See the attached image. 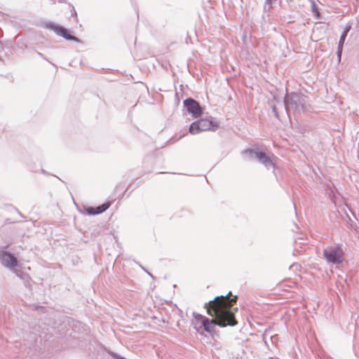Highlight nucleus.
<instances>
[{
	"label": "nucleus",
	"instance_id": "f257e3e1",
	"mask_svg": "<svg viewBox=\"0 0 359 359\" xmlns=\"http://www.w3.org/2000/svg\"><path fill=\"white\" fill-rule=\"evenodd\" d=\"M230 295H231V291L226 295L217 296L214 299L205 304L204 307L207 310V313L215 319L210 320L201 314L193 312V317L196 322L201 324L198 327L195 326V329L198 332L202 330L208 333H212L215 330V325L224 327L227 325L234 326L237 324L231 308L236 302L238 297L234 296L233 298L229 299Z\"/></svg>",
	"mask_w": 359,
	"mask_h": 359
},
{
	"label": "nucleus",
	"instance_id": "f03ea898",
	"mask_svg": "<svg viewBox=\"0 0 359 359\" xmlns=\"http://www.w3.org/2000/svg\"><path fill=\"white\" fill-rule=\"evenodd\" d=\"M283 102L286 111H288L290 106L295 116L306 111L309 107L307 103V97L300 93L293 92L287 95Z\"/></svg>",
	"mask_w": 359,
	"mask_h": 359
},
{
	"label": "nucleus",
	"instance_id": "7ed1b4c3",
	"mask_svg": "<svg viewBox=\"0 0 359 359\" xmlns=\"http://www.w3.org/2000/svg\"><path fill=\"white\" fill-rule=\"evenodd\" d=\"M241 155L247 158L248 160L256 158L260 163L263 164L267 169L274 168L275 164L266 153L262 150L257 145H253L252 147L248 148L241 151Z\"/></svg>",
	"mask_w": 359,
	"mask_h": 359
},
{
	"label": "nucleus",
	"instance_id": "20e7f679",
	"mask_svg": "<svg viewBox=\"0 0 359 359\" xmlns=\"http://www.w3.org/2000/svg\"><path fill=\"white\" fill-rule=\"evenodd\" d=\"M323 256L328 262L333 264H341L344 260V251L341 245L327 247L323 251Z\"/></svg>",
	"mask_w": 359,
	"mask_h": 359
},
{
	"label": "nucleus",
	"instance_id": "39448f33",
	"mask_svg": "<svg viewBox=\"0 0 359 359\" xmlns=\"http://www.w3.org/2000/svg\"><path fill=\"white\" fill-rule=\"evenodd\" d=\"M44 27L46 29L53 30L55 33V34L62 36L66 40L73 41L76 42L81 41L78 37L72 35L67 29H66L63 26L55 24L53 22H46L44 25Z\"/></svg>",
	"mask_w": 359,
	"mask_h": 359
},
{
	"label": "nucleus",
	"instance_id": "423d86ee",
	"mask_svg": "<svg viewBox=\"0 0 359 359\" xmlns=\"http://www.w3.org/2000/svg\"><path fill=\"white\" fill-rule=\"evenodd\" d=\"M184 106L187 112L192 115L194 118L201 116L203 109L199 103L191 97L187 98L183 102Z\"/></svg>",
	"mask_w": 359,
	"mask_h": 359
},
{
	"label": "nucleus",
	"instance_id": "0eeeda50",
	"mask_svg": "<svg viewBox=\"0 0 359 359\" xmlns=\"http://www.w3.org/2000/svg\"><path fill=\"white\" fill-rule=\"evenodd\" d=\"M0 262L5 267L11 269L18 265V260L14 255L4 250H0Z\"/></svg>",
	"mask_w": 359,
	"mask_h": 359
},
{
	"label": "nucleus",
	"instance_id": "6e6552de",
	"mask_svg": "<svg viewBox=\"0 0 359 359\" xmlns=\"http://www.w3.org/2000/svg\"><path fill=\"white\" fill-rule=\"evenodd\" d=\"M199 126L201 128V131H206V130H213L215 131L218 127L219 125L217 122L211 119L208 118H201L200 120H198Z\"/></svg>",
	"mask_w": 359,
	"mask_h": 359
},
{
	"label": "nucleus",
	"instance_id": "1a4fd4ad",
	"mask_svg": "<svg viewBox=\"0 0 359 359\" xmlns=\"http://www.w3.org/2000/svg\"><path fill=\"white\" fill-rule=\"evenodd\" d=\"M111 205L110 202H105L95 208H94V212H89V215H100L105 212Z\"/></svg>",
	"mask_w": 359,
	"mask_h": 359
},
{
	"label": "nucleus",
	"instance_id": "9d476101",
	"mask_svg": "<svg viewBox=\"0 0 359 359\" xmlns=\"http://www.w3.org/2000/svg\"><path fill=\"white\" fill-rule=\"evenodd\" d=\"M351 28V25H347L346 26V27L344 28L343 32L341 34V36H340V39H339V43H338V46H340V47L341 46V47L344 46V41L346 40V36L348 35V33L349 32Z\"/></svg>",
	"mask_w": 359,
	"mask_h": 359
},
{
	"label": "nucleus",
	"instance_id": "9b49d317",
	"mask_svg": "<svg viewBox=\"0 0 359 359\" xmlns=\"http://www.w3.org/2000/svg\"><path fill=\"white\" fill-rule=\"evenodd\" d=\"M189 133L192 135H196L199 133L200 132H202L201 130V128L199 126L198 121L193 122L189 128Z\"/></svg>",
	"mask_w": 359,
	"mask_h": 359
},
{
	"label": "nucleus",
	"instance_id": "f8f14e48",
	"mask_svg": "<svg viewBox=\"0 0 359 359\" xmlns=\"http://www.w3.org/2000/svg\"><path fill=\"white\" fill-rule=\"evenodd\" d=\"M311 11H312L313 14L317 19H320V13L319 12L317 4L313 0H311Z\"/></svg>",
	"mask_w": 359,
	"mask_h": 359
},
{
	"label": "nucleus",
	"instance_id": "ddd939ff",
	"mask_svg": "<svg viewBox=\"0 0 359 359\" xmlns=\"http://www.w3.org/2000/svg\"><path fill=\"white\" fill-rule=\"evenodd\" d=\"M276 0H266L264 5V10H269L271 8V4Z\"/></svg>",
	"mask_w": 359,
	"mask_h": 359
},
{
	"label": "nucleus",
	"instance_id": "4468645a",
	"mask_svg": "<svg viewBox=\"0 0 359 359\" xmlns=\"http://www.w3.org/2000/svg\"><path fill=\"white\" fill-rule=\"evenodd\" d=\"M342 50H343V47H340V46H337V57L339 59V60L340 61L341 60V55H342Z\"/></svg>",
	"mask_w": 359,
	"mask_h": 359
},
{
	"label": "nucleus",
	"instance_id": "2eb2a0df",
	"mask_svg": "<svg viewBox=\"0 0 359 359\" xmlns=\"http://www.w3.org/2000/svg\"><path fill=\"white\" fill-rule=\"evenodd\" d=\"M15 273H16V275L18 276V277H20L21 278H24V276H25V274L21 271V270H19V269H15Z\"/></svg>",
	"mask_w": 359,
	"mask_h": 359
},
{
	"label": "nucleus",
	"instance_id": "dca6fc26",
	"mask_svg": "<svg viewBox=\"0 0 359 359\" xmlns=\"http://www.w3.org/2000/svg\"><path fill=\"white\" fill-rule=\"evenodd\" d=\"M84 209H85L86 214L88 215H89V212H94V207L87 206V207H84Z\"/></svg>",
	"mask_w": 359,
	"mask_h": 359
},
{
	"label": "nucleus",
	"instance_id": "f3484780",
	"mask_svg": "<svg viewBox=\"0 0 359 359\" xmlns=\"http://www.w3.org/2000/svg\"><path fill=\"white\" fill-rule=\"evenodd\" d=\"M272 111H273L275 117L277 118H279L278 112L277 109H276V107L275 106H273L272 107Z\"/></svg>",
	"mask_w": 359,
	"mask_h": 359
},
{
	"label": "nucleus",
	"instance_id": "a211bd4d",
	"mask_svg": "<svg viewBox=\"0 0 359 359\" xmlns=\"http://www.w3.org/2000/svg\"><path fill=\"white\" fill-rule=\"evenodd\" d=\"M72 16H74L75 17V19L77 20V14H76V10L75 8L73 7L72 8Z\"/></svg>",
	"mask_w": 359,
	"mask_h": 359
},
{
	"label": "nucleus",
	"instance_id": "6ab92c4d",
	"mask_svg": "<svg viewBox=\"0 0 359 359\" xmlns=\"http://www.w3.org/2000/svg\"><path fill=\"white\" fill-rule=\"evenodd\" d=\"M113 357H114L115 359H127V358H124V357H123V356H121V355H118V354H116V353H114V354L113 355Z\"/></svg>",
	"mask_w": 359,
	"mask_h": 359
},
{
	"label": "nucleus",
	"instance_id": "aec40b11",
	"mask_svg": "<svg viewBox=\"0 0 359 359\" xmlns=\"http://www.w3.org/2000/svg\"><path fill=\"white\" fill-rule=\"evenodd\" d=\"M38 55H39L41 57H42L43 59L46 60V57H45V56L43 55V54H42V53H39H39H38Z\"/></svg>",
	"mask_w": 359,
	"mask_h": 359
},
{
	"label": "nucleus",
	"instance_id": "412c9836",
	"mask_svg": "<svg viewBox=\"0 0 359 359\" xmlns=\"http://www.w3.org/2000/svg\"><path fill=\"white\" fill-rule=\"evenodd\" d=\"M297 245H298V243L296 241V242H295V245H296V246H295L294 252H298V250H297Z\"/></svg>",
	"mask_w": 359,
	"mask_h": 359
},
{
	"label": "nucleus",
	"instance_id": "4be33fe9",
	"mask_svg": "<svg viewBox=\"0 0 359 359\" xmlns=\"http://www.w3.org/2000/svg\"><path fill=\"white\" fill-rule=\"evenodd\" d=\"M148 275L153 277V276L151 275V273H150L149 272H147Z\"/></svg>",
	"mask_w": 359,
	"mask_h": 359
},
{
	"label": "nucleus",
	"instance_id": "5701e85b",
	"mask_svg": "<svg viewBox=\"0 0 359 359\" xmlns=\"http://www.w3.org/2000/svg\"><path fill=\"white\" fill-rule=\"evenodd\" d=\"M148 275L153 277V276L151 275V273H150L149 272H147Z\"/></svg>",
	"mask_w": 359,
	"mask_h": 359
},
{
	"label": "nucleus",
	"instance_id": "b1692460",
	"mask_svg": "<svg viewBox=\"0 0 359 359\" xmlns=\"http://www.w3.org/2000/svg\"><path fill=\"white\" fill-rule=\"evenodd\" d=\"M142 270H144L145 272H148L147 269H144V268H142Z\"/></svg>",
	"mask_w": 359,
	"mask_h": 359
},
{
	"label": "nucleus",
	"instance_id": "393cba45",
	"mask_svg": "<svg viewBox=\"0 0 359 359\" xmlns=\"http://www.w3.org/2000/svg\"><path fill=\"white\" fill-rule=\"evenodd\" d=\"M142 270H144L145 272H148L147 269H144V268H142Z\"/></svg>",
	"mask_w": 359,
	"mask_h": 359
},
{
	"label": "nucleus",
	"instance_id": "a878e982",
	"mask_svg": "<svg viewBox=\"0 0 359 359\" xmlns=\"http://www.w3.org/2000/svg\"><path fill=\"white\" fill-rule=\"evenodd\" d=\"M142 270H144L145 272H148L147 269H144V268H142Z\"/></svg>",
	"mask_w": 359,
	"mask_h": 359
}]
</instances>
